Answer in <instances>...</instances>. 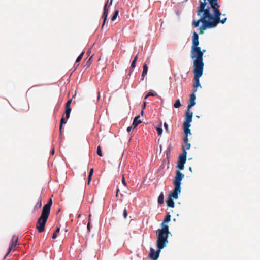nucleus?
<instances>
[{"label":"nucleus","instance_id":"nucleus-36","mask_svg":"<svg viewBox=\"0 0 260 260\" xmlns=\"http://www.w3.org/2000/svg\"><path fill=\"white\" fill-rule=\"evenodd\" d=\"M92 176V175H88V182H87V184L88 185L90 184V181L91 180Z\"/></svg>","mask_w":260,"mask_h":260},{"label":"nucleus","instance_id":"nucleus-43","mask_svg":"<svg viewBox=\"0 0 260 260\" xmlns=\"http://www.w3.org/2000/svg\"><path fill=\"white\" fill-rule=\"evenodd\" d=\"M146 105V102H144L143 103V107H142L143 109L145 108Z\"/></svg>","mask_w":260,"mask_h":260},{"label":"nucleus","instance_id":"nucleus-2","mask_svg":"<svg viewBox=\"0 0 260 260\" xmlns=\"http://www.w3.org/2000/svg\"><path fill=\"white\" fill-rule=\"evenodd\" d=\"M199 36L198 34L193 32L192 40V46L191 48L190 57L194 59V67H199L203 68V55L206 52V50H201L200 47H199Z\"/></svg>","mask_w":260,"mask_h":260},{"label":"nucleus","instance_id":"nucleus-8","mask_svg":"<svg viewBox=\"0 0 260 260\" xmlns=\"http://www.w3.org/2000/svg\"><path fill=\"white\" fill-rule=\"evenodd\" d=\"M184 177V175L179 170L176 171V176L173 181L174 186L181 187V182Z\"/></svg>","mask_w":260,"mask_h":260},{"label":"nucleus","instance_id":"nucleus-10","mask_svg":"<svg viewBox=\"0 0 260 260\" xmlns=\"http://www.w3.org/2000/svg\"><path fill=\"white\" fill-rule=\"evenodd\" d=\"M18 240V237L16 235H14L11 240V242H10V244L9 245L8 251L7 253H6V254L5 255V257H6L7 256H8V254L10 253V252L11 251L12 248L13 247H15L17 245Z\"/></svg>","mask_w":260,"mask_h":260},{"label":"nucleus","instance_id":"nucleus-31","mask_svg":"<svg viewBox=\"0 0 260 260\" xmlns=\"http://www.w3.org/2000/svg\"><path fill=\"white\" fill-rule=\"evenodd\" d=\"M96 153H97V154L99 156H102L103 155H102V151H101V146H98V148H97V151H96Z\"/></svg>","mask_w":260,"mask_h":260},{"label":"nucleus","instance_id":"nucleus-48","mask_svg":"<svg viewBox=\"0 0 260 260\" xmlns=\"http://www.w3.org/2000/svg\"><path fill=\"white\" fill-rule=\"evenodd\" d=\"M189 170H190L191 172H192V170H191V167H189Z\"/></svg>","mask_w":260,"mask_h":260},{"label":"nucleus","instance_id":"nucleus-50","mask_svg":"<svg viewBox=\"0 0 260 260\" xmlns=\"http://www.w3.org/2000/svg\"><path fill=\"white\" fill-rule=\"evenodd\" d=\"M87 54L89 55V54H90V52H89V51H88V52H87Z\"/></svg>","mask_w":260,"mask_h":260},{"label":"nucleus","instance_id":"nucleus-19","mask_svg":"<svg viewBox=\"0 0 260 260\" xmlns=\"http://www.w3.org/2000/svg\"><path fill=\"white\" fill-rule=\"evenodd\" d=\"M148 66L146 64H144L143 66V72L142 73V80L144 79V77L147 75L148 72Z\"/></svg>","mask_w":260,"mask_h":260},{"label":"nucleus","instance_id":"nucleus-49","mask_svg":"<svg viewBox=\"0 0 260 260\" xmlns=\"http://www.w3.org/2000/svg\"><path fill=\"white\" fill-rule=\"evenodd\" d=\"M143 113H144L143 110H142V111L141 112V114L143 115Z\"/></svg>","mask_w":260,"mask_h":260},{"label":"nucleus","instance_id":"nucleus-20","mask_svg":"<svg viewBox=\"0 0 260 260\" xmlns=\"http://www.w3.org/2000/svg\"><path fill=\"white\" fill-rule=\"evenodd\" d=\"M140 117V115H138L135 117L133 122V125L134 126V128H135L138 124H140L142 121L141 120H138V118Z\"/></svg>","mask_w":260,"mask_h":260},{"label":"nucleus","instance_id":"nucleus-37","mask_svg":"<svg viewBox=\"0 0 260 260\" xmlns=\"http://www.w3.org/2000/svg\"><path fill=\"white\" fill-rule=\"evenodd\" d=\"M164 127H165V130L167 132H168V131H169L168 125L166 123H164Z\"/></svg>","mask_w":260,"mask_h":260},{"label":"nucleus","instance_id":"nucleus-42","mask_svg":"<svg viewBox=\"0 0 260 260\" xmlns=\"http://www.w3.org/2000/svg\"><path fill=\"white\" fill-rule=\"evenodd\" d=\"M54 153V148L53 147L52 149V150L51 151V155H53Z\"/></svg>","mask_w":260,"mask_h":260},{"label":"nucleus","instance_id":"nucleus-24","mask_svg":"<svg viewBox=\"0 0 260 260\" xmlns=\"http://www.w3.org/2000/svg\"><path fill=\"white\" fill-rule=\"evenodd\" d=\"M66 122H67L66 120L64 119L63 116H62V118L61 119V120H60V126H59V131H60V134H61V133H62L61 130H62V125L63 124L66 123Z\"/></svg>","mask_w":260,"mask_h":260},{"label":"nucleus","instance_id":"nucleus-4","mask_svg":"<svg viewBox=\"0 0 260 260\" xmlns=\"http://www.w3.org/2000/svg\"><path fill=\"white\" fill-rule=\"evenodd\" d=\"M49 215L42 213L41 216L38 219L36 223V228L39 233L43 232L45 230V226L47 221Z\"/></svg>","mask_w":260,"mask_h":260},{"label":"nucleus","instance_id":"nucleus-21","mask_svg":"<svg viewBox=\"0 0 260 260\" xmlns=\"http://www.w3.org/2000/svg\"><path fill=\"white\" fill-rule=\"evenodd\" d=\"M42 206V199L41 197H40L39 198V200L38 203L36 204L34 207V210L36 211L38 209H40Z\"/></svg>","mask_w":260,"mask_h":260},{"label":"nucleus","instance_id":"nucleus-11","mask_svg":"<svg viewBox=\"0 0 260 260\" xmlns=\"http://www.w3.org/2000/svg\"><path fill=\"white\" fill-rule=\"evenodd\" d=\"M162 249V248H157V251H155L154 249H153L152 248H150V252L149 254L150 257L153 260H156L158 258L159 253Z\"/></svg>","mask_w":260,"mask_h":260},{"label":"nucleus","instance_id":"nucleus-51","mask_svg":"<svg viewBox=\"0 0 260 260\" xmlns=\"http://www.w3.org/2000/svg\"><path fill=\"white\" fill-rule=\"evenodd\" d=\"M81 216V214H79L78 216V217L79 218Z\"/></svg>","mask_w":260,"mask_h":260},{"label":"nucleus","instance_id":"nucleus-33","mask_svg":"<svg viewBox=\"0 0 260 260\" xmlns=\"http://www.w3.org/2000/svg\"><path fill=\"white\" fill-rule=\"evenodd\" d=\"M156 131L158 133V135H161L162 134V129L161 128V127H156Z\"/></svg>","mask_w":260,"mask_h":260},{"label":"nucleus","instance_id":"nucleus-18","mask_svg":"<svg viewBox=\"0 0 260 260\" xmlns=\"http://www.w3.org/2000/svg\"><path fill=\"white\" fill-rule=\"evenodd\" d=\"M184 144L182 146V152L184 151H186L187 150H189L190 148V144L188 143V141L186 142L183 141Z\"/></svg>","mask_w":260,"mask_h":260},{"label":"nucleus","instance_id":"nucleus-26","mask_svg":"<svg viewBox=\"0 0 260 260\" xmlns=\"http://www.w3.org/2000/svg\"><path fill=\"white\" fill-rule=\"evenodd\" d=\"M157 95V94L156 92L150 91V92H148V93L146 95V96L145 97V99H146L147 98H148L149 96H155Z\"/></svg>","mask_w":260,"mask_h":260},{"label":"nucleus","instance_id":"nucleus-35","mask_svg":"<svg viewBox=\"0 0 260 260\" xmlns=\"http://www.w3.org/2000/svg\"><path fill=\"white\" fill-rule=\"evenodd\" d=\"M71 103H72V100L71 99L68 100L66 104V106H67V107H70Z\"/></svg>","mask_w":260,"mask_h":260},{"label":"nucleus","instance_id":"nucleus-46","mask_svg":"<svg viewBox=\"0 0 260 260\" xmlns=\"http://www.w3.org/2000/svg\"><path fill=\"white\" fill-rule=\"evenodd\" d=\"M91 57H91L89 59V60H88V61H87V63H89V62H90V60H91Z\"/></svg>","mask_w":260,"mask_h":260},{"label":"nucleus","instance_id":"nucleus-14","mask_svg":"<svg viewBox=\"0 0 260 260\" xmlns=\"http://www.w3.org/2000/svg\"><path fill=\"white\" fill-rule=\"evenodd\" d=\"M190 126V125L183 124V130L185 134V137L183 138V141H185L186 142L188 141V135L191 134L190 129H189Z\"/></svg>","mask_w":260,"mask_h":260},{"label":"nucleus","instance_id":"nucleus-30","mask_svg":"<svg viewBox=\"0 0 260 260\" xmlns=\"http://www.w3.org/2000/svg\"><path fill=\"white\" fill-rule=\"evenodd\" d=\"M60 231V228H57L55 231V232L53 233V235H52V238L53 239H55L57 237V233H58Z\"/></svg>","mask_w":260,"mask_h":260},{"label":"nucleus","instance_id":"nucleus-25","mask_svg":"<svg viewBox=\"0 0 260 260\" xmlns=\"http://www.w3.org/2000/svg\"><path fill=\"white\" fill-rule=\"evenodd\" d=\"M171 219V215L168 213L165 217L164 221L161 224H165L166 223H168L170 221Z\"/></svg>","mask_w":260,"mask_h":260},{"label":"nucleus","instance_id":"nucleus-15","mask_svg":"<svg viewBox=\"0 0 260 260\" xmlns=\"http://www.w3.org/2000/svg\"><path fill=\"white\" fill-rule=\"evenodd\" d=\"M173 191L169 194V197L175 199H177L178 197V194L181 192V187L174 186Z\"/></svg>","mask_w":260,"mask_h":260},{"label":"nucleus","instance_id":"nucleus-7","mask_svg":"<svg viewBox=\"0 0 260 260\" xmlns=\"http://www.w3.org/2000/svg\"><path fill=\"white\" fill-rule=\"evenodd\" d=\"M186 155H187L186 151H184V152H182V153L181 154V155H180L179 157V159H178V164H177V168L180 170H182L184 169V165L186 160Z\"/></svg>","mask_w":260,"mask_h":260},{"label":"nucleus","instance_id":"nucleus-38","mask_svg":"<svg viewBox=\"0 0 260 260\" xmlns=\"http://www.w3.org/2000/svg\"><path fill=\"white\" fill-rule=\"evenodd\" d=\"M122 183L124 185L126 186V183L125 182V180L124 179V175H123L122 176Z\"/></svg>","mask_w":260,"mask_h":260},{"label":"nucleus","instance_id":"nucleus-16","mask_svg":"<svg viewBox=\"0 0 260 260\" xmlns=\"http://www.w3.org/2000/svg\"><path fill=\"white\" fill-rule=\"evenodd\" d=\"M197 91V89H195L194 90V92L190 95V103L188 104L187 106V109H190L192 107H193L195 104V100H196V96H195V92Z\"/></svg>","mask_w":260,"mask_h":260},{"label":"nucleus","instance_id":"nucleus-9","mask_svg":"<svg viewBox=\"0 0 260 260\" xmlns=\"http://www.w3.org/2000/svg\"><path fill=\"white\" fill-rule=\"evenodd\" d=\"M112 1L113 0H111L110 1V3H108V1H107V3L105 4V6L104 7V12L102 15V18L103 19V23L102 25V28H103L106 23V21L107 20V16L108 15L109 8L112 5Z\"/></svg>","mask_w":260,"mask_h":260},{"label":"nucleus","instance_id":"nucleus-1","mask_svg":"<svg viewBox=\"0 0 260 260\" xmlns=\"http://www.w3.org/2000/svg\"><path fill=\"white\" fill-rule=\"evenodd\" d=\"M206 3L200 2V6L197 11V15L201 16L200 19L197 21L193 20L192 25L194 27L199 26V23L202 22V24L200 27V34H202L203 31L207 28H212L216 27L217 25L221 23L224 24L226 20V18L220 19L218 18L215 15H213L210 13V7H206Z\"/></svg>","mask_w":260,"mask_h":260},{"label":"nucleus","instance_id":"nucleus-12","mask_svg":"<svg viewBox=\"0 0 260 260\" xmlns=\"http://www.w3.org/2000/svg\"><path fill=\"white\" fill-rule=\"evenodd\" d=\"M192 112H190L189 109L188 110V109H187V110L185 112V118L183 124L190 125V123L192 121Z\"/></svg>","mask_w":260,"mask_h":260},{"label":"nucleus","instance_id":"nucleus-3","mask_svg":"<svg viewBox=\"0 0 260 260\" xmlns=\"http://www.w3.org/2000/svg\"><path fill=\"white\" fill-rule=\"evenodd\" d=\"M161 226L162 229H158L156 231V245L157 248L163 249L168 243V238L170 232L168 225L161 224Z\"/></svg>","mask_w":260,"mask_h":260},{"label":"nucleus","instance_id":"nucleus-27","mask_svg":"<svg viewBox=\"0 0 260 260\" xmlns=\"http://www.w3.org/2000/svg\"><path fill=\"white\" fill-rule=\"evenodd\" d=\"M138 54H137L136 56L135 57L134 60H133L132 62V64H131V67L132 68H134L136 66V61L138 59Z\"/></svg>","mask_w":260,"mask_h":260},{"label":"nucleus","instance_id":"nucleus-13","mask_svg":"<svg viewBox=\"0 0 260 260\" xmlns=\"http://www.w3.org/2000/svg\"><path fill=\"white\" fill-rule=\"evenodd\" d=\"M52 204V199L50 198L49 199V200L48 201V203L43 206L42 213H45L46 214L49 215L50 212V209H51Z\"/></svg>","mask_w":260,"mask_h":260},{"label":"nucleus","instance_id":"nucleus-23","mask_svg":"<svg viewBox=\"0 0 260 260\" xmlns=\"http://www.w3.org/2000/svg\"><path fill=\"white\" fill-rule=\"evenodd\" d=\"M164 202V196L162 192H161L158 198V203L159 204H162Z\"/></svg>","mask_w":260,"mask_h":260},{"label":"nucleus","instance_id":"nucleus-40","mask_svg":"<svg viewBox=\"0 0 260 260\" xmlns=\"http://www.w3.org/2000/svg\"><path fill=\"white\" fill-rule=\"evenodd\" d=\"M87 230H88V232H90V223H89V222H88V223L87 224Z\"/></svg>","mask_w":260,"mask_h":260},{"label":"nucleus","instance_id":"nucleus-22","mask_svg":"<svg viewBox=\"0 0 260 260\" xmlns=\"http://www.w3.org/2000/svg\"><path fill=\"white\" fill-rule=\"evenodd\" d=\"M71 111V107L66 106L64 113L66 114V117L67 119H68L70 117V114Z\"/></svg>","mask_w":260,"mask_h":260},{"label":"nucleus","instance_id":"nucleus-47","mask_svg":"<svg viewBox=\"0 0 260 260\" xmlns=\"http://www.w3.org/2000/svg\"><path fill=\"white\" fill-rule=\"evenodd\" d=\"M119 191V189H117V193H116V196H117L118 194V192Z\"/></svg>","mask_w":260,"mask_h":260},{"label":"nucleus","instance_id":"nucleus-39","mask_svg":"<svg viewBox=\"0 0 260 260\" xmlns=\"http://www.w3.org/2000/svg\"><path fill=\"white\" fill-rule=\"evenodd\" d=\"M93 172H94V169L93 168H91L90 170V172L89 173V175H93Z\"/></svg>","mask_w":260,"mask_h":260},{"label":"nucleus","instance_id":"nucleus-41","mask_svg":"<svg viewBox=\"0 0 260 260\" xmlns=\"http://www.w3.org/2000/svg\"><path fill=\"white\" fill-rule=\"evenodd\" d=\"M132 126H128V127H127V131L128 132H130V131L132 129Z\"/></svg>","mask_w":260,"mask_h":260},{"label":"nucleus","instance_id":"nucleus-28","mask_svg":"<svg viewBox=\"0 0 260 260\" xmlns=\"http://www.w3.org/2000/svg\"><path fill=\"white\" fill-rule=\"evenodd\" d=\"M118 14H119V11L118 10H115L114 13L113 15L111 17V20L114 21L116 19Z\"/></svg>","mask_w":260,"mask_h":260},{"label":"nucleus","instance_id":"nucleus-5","mask_svg":"<svg viewBox=\"0 0 260 260\" xmlns=\"http://www.w3.org/2000/svg\"><path fill=\"white\" fill-rule=\"evenodd\" d=\"M203 2H206V0H203ZM210 6V7L212 9L213 14L215 15L218 18H220L221 15L219 8L220 5L218 3V0H207Z\"/></svg>","mask_w":260,"mask_h":260},{"label":"nucleus","instance_id":"nucleus-34","mask_svg":"<svg viewBox=\"0 0 260 260\" xmlns=\"http://www.w3.org/2000/svg\"><path fill=\"white\" fill-rule=\"evenodd\" d=\"M123 215L124 218L126 219L127 216V213L126 208L124 209Z\"/></svg>","mask_w":260,"mask_h":260},{"label":"nucleus","instance_id":"nucleus-45","mask_svg":"<svg viewBox=\"0 0 260 260\" xmlns=\"http://www.w3.org/2000/svg\"><path fill=\"white\" fill-rule=\"evenodd\" d=\"M100 97V92H98V100H99Z\"/></svg>","mask_w":260,"mask_h":260},{"label":"nucleus","instance_id":"nucleus-29","mask_svg":"<svg viewBox=\"0 0 260 260\" xmlns=\"http://www.w3.org/2000/svg\"><path fill=\"white\" fill-rule=\"evenodd\" d=\"M181 103L179 99L177 100L174 104V107L175 108H178L181 106Z\"/></svg>","mask_w":260,"mask_h":260},{"label":"nucleus","instance_id":"nucleus-6","mask_svg":"<svg viewBox=\"0 0 260 260\" xmlns=\"http://www.w3.org/2000/svg\"><path fill=\"white\" fill-rule=\"evenodd\" d=\"M203 72V68L199 67H194V80L195 83L193 87L196 88L199 86H201L199 78L202 76Z\"/></svg>","mask_w":260,"mask_h":260},{"label":"nucleus","instance_id":"nucleus-32","mask_svg":"<svg viewBox=\"0 0 260 260\" xmlns=\"http://www.w3.org/2000/svg\"><path fill=\"white\" fill-rule=\"evenodd\" d=\"M84 52H82V53L77 57L76 61V62H79L81 61V60L82 59V57L84 55Z\"/></svg>","mask_w":260,"mask_h":260},{"label":"nucleus","instance_id":"nucleus-44","mask_svg":"<svg viewBox=\"0 0 260 260\" xmlns=\"http://www.w3.org/2000/svg\"><path fill=\"white\" fill-rule=\"evenodd\" d=\"M91 214L89 215V216H88V222H89V223H90V221H91Z\"/></svg>","mask_w":260,"mask_h":260},{"label":"nucleus","instance_id":"nucleus-17","mask_svg":"<svg viewBox=\"0 0 260 260\" xmlns=\"http://www.w3.org/2000/svg\"><path fill=\"white\" fill-rule=\"evenodd\" d=\"M167 205L168 207L173 208L175 205L174 202L173 201V198H171V197H168L167 201H166Z\"/></svg>","mask_w":260,"mask_h":260}]
</instances>
